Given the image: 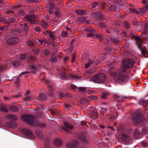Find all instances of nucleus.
I'll return each mask as SVG.
<instances>
[{
	"mask_svg": "<svg viewBox=\"0 0 148 148\" xmlns=\"http://www.w3.org/2000/svg\"><path fill=\"white\" fill-rule=\"evenodd\" d=\"M34 116H32L31 115H24L23 116L22 118L23 120L29 125L35 126H39L41 127L45 126L43 124H40L35 122L34 121Z\"/></svg>",
	"mask_w": 148,
	"mask_h": 148,
	"instance_id": "obj_1",
	"label": "nucleus"
},
{
	"mask_svg": "<svg viewBox=\"0 0 148 148\" xmlns=\"http://www.w3.org/2000/svg\"><path fill=\"white\" fill-rule=\"evenodd\" d=\"M132 38L136 41L137 46L141 51L143 56L145 53H146L147 52L146 48L143 45L141 39L138 37L134 36H132Z\"/></svg>",
	"mask_w": 148,
	"mask_h": 148,
	"instance_id": "obj_2",
	"label": "nucleus"
},
{
	"mask_svg": "<svg viewBox=\"0 0 148 148\" xmlns=\"http://www.w3.org/2000/svg\"><path fill=\"white\" fill-rule=\"evenodd\" d=\"M114 78L118 82L123 83L127 81L128 78L123 73H116L114 75Z\"/></svg>",
	"mask_w": 148,
	"mask_h": 148,
	"instance_id": "obj_3",
	"label": "nucleus"
},
{
	"mask_svg": "<svg viewBox=\"0 0 148 148\" xmlns=\"http://www.w3.org/2000/svg\"><path fill=\"white\" fill-rule=\"evenodd\" d=\"M132 119L135 124L141 123L145 119L144 116L141 113H138L137 114L135 113L132 115Z\"/></svg>",
	"mask_w": 148,
	"mask_h": 148,
	"instance_id": "obj_4",
	"label": "nucleus"
},
{
	"mask_svg": "<svg viewBox=\"0 0 148 148\" xmlns=\"http://www.w3.org/2000/svg\"><path fill=\"white\" fill-rule=\"evenodd\" d=\"M122 65V70L123 71H125L127 69L132 68L133 66L132 61L130 60H124Z\"/></svg>",
	"mask_w": 148,
	"mask_h": 148,
	"instance_id": "obj_5",
	"label": "nucleus"
},
{
	"mask_svg": "<svg viewBox=\"0 0 148 148\" xmlns=\"http://www.w3.org/2000/svg\"><path fill=\"white\" fill-rule=\"evenodd\" d=\"M21 132L23 133L24 134L29 137L33 139L35 138V136L29 128H25L22 130Z\"/></svg>",
	"mask_w": 148,
	"mask_h": 148,
	"instance_id": "obj_6",
	"label": "nucleus"
},
{
	"mask_svg": "<svg viewBox=\"0 0 148 148\" xmlns=\"http://www.w3.org/2000/svg\"><path fill=\"white\" fill-rule=\"evenodd\" d=\"M91 80L95 83H101L102 82V73H100L94 76L92 78Z\"/></svg>",
	"mask_w": 148,
	"mask_h": 148,
	"instance_id": "obj_7",
	"label": "nucleus"
},
{
	"mask_svg": "<svg viewBox=\"0 0 148 148\" xmlns=\"http://www.w3.org/2000/svg\"><path fill=\"white\" fill-rule=\"evenodd\" d=\"M19 40V39L18 37H12L8 40L7 42L9 45H12L18 42Z\"/></svg>",
	"mask_w": 148,
	"mask_h": 148,
	"instance_id": "obj_8",
	"label": "nucleus"
},
{
	"mask_svg": "<svg viewBox=\"0 0 148 148\" xmlns=\"http://www.w3.org/2000/svg\"><path fill=\"white\" fill-rule=\"evenodd\" d=\"M119 140L121 141L129 142L130 141V137L125 134H123L119 138Z\"/></svg>",
	"mask_w": 148,
	"mask_h": 148,
	"instance_id": "obj_9",
	"label": "nucleus"
},
{
	"mask_svg": "<svg viewBox=\"0 0 148 148\" xmlns=\"http://www.w3.org/2000/svg\"><path fill=\"white\" fill-rule=\"evenodd\" d=\"M75 11L77 14L82 16L87 15L89 13V11L87 10H77Z\"/></svg>",
	"mask_w": 148,
	"mask_h": 148,
	"instance_id": "obj_10",
	"label": "nucleus"
},
{
	"mask_svg": "<svg viewBox=\"0 0 148 148\" xmlns=\"http://www.w3.org/2000/svg\"><path fill=\"white\" fill-rule=\"evenodd\" d=\"M64 124L65 127H63L62 129L66 132H68V131L67 129H72L73 128V126L69 123H68L67 122H64Z\"/></svg>",
	"mask_w": 148,
	"mask_h": 148,
	"instance_id": "obj_11",
	"label": "nucleus"
},
{
	"mask_svg": "<svg viewBox=\"0 0 148 148\" xmlns=\"http://www.w3.org/2000/svg\"><path fill=\"white\" fill-rule=\"evenodd\" d=\"M36 17V16L35 15H28L25 18L32 23H33L35 21V18Z\"/></svg>",
	"mask_w": 148,
	"mask_h": 148,
	"instance_id": "obj_12",
	"label": "nucleus"
},
{
	"mask_svg": "<svg viewBox=\"0 0 148 148\" xmlns=\"http://www.w3.org/2000/svg\"><path fill=\"white\" fill-rule=\"evenodd\" d=\"M78 144V143L74 140L72 142H69L66 144V146L68 148H71L72 147H75Z\"/></svg>",
	"mask_w": 148,
	"mask_h": 148,
	"instance_id": "obj_13",
	"label": "nucleus"
},
{
	"mask_svg": "<svg viewBox=\"0 0 148 148\" xmlns=\"http://www.w3.org/2000/svg\"><path fill=\"white\" fill-rule=\"evenodd\" d=\"M11 32L12 35H14L18 33H22L23 32L19 28H16L11 30Z\"/></svg>",
	"mask_w": 148,
	"mask_h": 148,
	"instance_id": "obj_14",
	"label": "nucleus"
},
{
	"mask_svg": "<svg viewBox=\"0 0 148 148\" xmlns=\"http://www.w3.org/2000/svg\"><path fill=\"white\" fill-rule=\"evenodd\" d=\"M141 133L138 131L137 129L134 132V136L135 138L138 139L142 137Z\"/></svg>",
	"mask_w": 148,
	"mask_h": 148,
	"instance_id": "obj_15",
	"label": "nucleus"
},
{
	"mask_svg": "<svg viewBox=\"0 0 148 148\" xmlns=\"http://www.w3.org/2000/svg\"><path fill=\"white\" fill-rule=\"evenodd\" d=\"M96 18V19L98 20H101L102 18V14L100 12H96L93 14Z\"/></svg>",
	"mask_w": 148,
	"mask_h": 148,
	"instance_id": "obj_16",
	"label": "nucleus"
},
{
	"mask_svg": "<svg viewBox=\"0 0 148 148\" xmlns=\"http://www.w3.org/2000/svg\"><path fill=\"white\" fill-rule=\"evenodd\" d=\"M16 18L13 17L10 18L8 21L5 22V23L6 25V26L8 27L11 23L16 22Z\"/></svg>",
	"mask_w": 148,
	"mask_h": 148,
	"instance_id": "obj_17",
	"label": "nucleus"
},
{
	"mask_svg": "<svg viewBox=\"0 0 148 148\" xmlns=\"http://www.w3.org/2000/svg\"><path fill=\"white\" fill-rule=\"evenodd\" d=\"M79 138L84 142L87 143L88 140L86 136L83 134L80 135L79 136Z\"/></svg>",
	"mask_w": 148,
	"mask_h": 148,
	"instance_id": "obj_18",
	"label": "nucleus"
},
{
	"mask_svg": "<svg viewBox=\"0 0 148 148\" xmlns=\"http://www.w3.org/2000/svg\"><path fill=\"white\" fill-rule=\"evenodd\" d=\"M48 87L50 95L52 96L55 92V90L54 89L52 88V86L51 85H49Z\"/></svg>",
	"mask_w": 148,
	"mask_h": 148,
	"instance_id": "obj_19",
	"label": "nucleus"
},
{
	"mask_svg": "<svg viewBox=\"0 0 148 148\" xmlns=\"http://www.w3.org/2000/svg\"><path fill=\"white\" fill-rule=\"evenodd\" d=\"M7 118L10 119L14 120H16L18 119V118L17 116L13 114H9L7 116Z\"/></svg>",
	"mask_w": 148,
	"mask_h": 148,
	"instance_id": "obj_20",
	"label": "nucleus"
},
{
	"mask_svg": "<svg viewBox=\"0 0 148 148\" xmlns=\"http://www.w3.org/2000/svg\"><path fill=\"white\" fill-rule=\"evenodd\" d=\"M9 110L13 112H16L18 111V108L16 106H12L9 108Z\"/></svg>",
	"mask_w": 148,
	"mask_h": 148,
	"instance_id": "obj_21",
	"label": "nucleus"
},
{
	"mask_svg": "<svg viewBox=\"0 0 148 148\" xmlns=\"http://www.w3.org/2000/svg\"><path fill=\"white\" fill-rule=\"evenodd\" d=\"M54 144L57 146H59L61 145L62 142L60 139H56L54 141Z\"/></svg>",
	"mask_w": 148,
	"mask_h": 148,
	"instance_id": "obj_22",
	"label": "nucleus"
},
{
	"mask_svg": "<svg viewBox=\"0 0 148 148\" xmlns=\"http://www.w3.org/2000/svg\"><path fill=\"white\" fill-rule=\"evenodd\" d=\"M90 116L93 119H95L98 116V114L96 111H92L91 113Z\"/></svg>",
	"mask_w": 148,
	"mask_h": 148,
	"instance_id": "obj_23",
	"label": "nucleus"
},
{
	"mask_svg": "<svg viewBox=\"0 0 148 148\" xmlns=\"http://www.w3.org/2000/svg\"><path fill=\"white\" fill-rule=\"evenodd\" d=\"M27 54H21L19 55L18 57V58L20 60H24L26 57Z\"/></svg>",
	"mask_w": 148,
	"mask_h": 148,
	"instance_id": "obj_24",
	"label": "nucleus"
},
{
	"mask_svg": "<svg viewBox=\"0 0 148 148\" xmlns=\"http://www.w3.org/2000/svg\"><path fill=\"white\" fill-rule=\"evenodd\" d=\"M0 109L2 111L5 112H7L8 111V110L6 108V105L1 106Z\"/></svg>",
	"mask_w": 148,
	"mask_h": 148,
	"instance_id": "obj_25",
	"label": "nucleus"
},
{
	"mask_svg": "<svg viewBox=\"0 0 148 148\" xmlns=\"http://www.w3.org/2000/svg\"><path fill=\"white\" fill-rule=\"evenodd\" d=\"M28 29L29 26L28 25L27 23L24 24L23 28V31H22V32H23L24 31H27Z\"/></svg>",
	"mask_w": 148,
	"mask_h": 148,
	"instance_id": "obj_26",
	"label": "nucleus"
},
{
	"mask_svg": "<svg viewBox=\"0 0 148 148\" xmlns=\"http://www.w3.org/2000/svg\"><path fill=\"white\" fill-rule=\"evenodd\" d=\"M108 95V93L107 92L102 93V99H107Z\"/></svg>",
	"mask_w": 148,
	"mask_h": 148,
	"instance_id": "obj_27",
	"label": "nucleus"
},
{
	"mask_svg": "<svg viewBox=\"0 0 148 148\" xmlns=\"http://www.w3.org/2000/svg\"><path fill=\"white\" fill-rule=\"evenodd\" d=\"M36 134L38 138L40 139L42 138V134L40 133V132L39 131L36 130Z\"/></svg>",
	"mask_w": 148,
	"mask_h": 148,
	"instance_id": "obj_28",
	"label": "nucleus"
},
{
	"mask_svg": "<svg viewBox=\"0 0 148 148\" xmlns=\"http://www.w3.org/2000/svg\"><path fill=\"white\" fill-rule=\"evenodd\" d=\"M20 64V62L18 61H15L13 63V65L15 67H16L19 66Z\"/></svg>",
	"mask_w": 148,
	"mask_h": 148,
	"instance_id": "obj_29",
	"label": "nucleus"
},
{
	"mask_svg": "<svg viewBox=\"0 0 148 148\" xmlns=\"http://www.w3.org/2000/svg\"><path fill=\"white\" fill-rule=\"evenodd\" d=\"M27 58L28 60H33L34 61L36 60V58L35 57L32 56H28L27 57Z\"/></svg>",
	"mask_w": 148,
	"mask_h": 148,
	"instance_id": "obj_30",
	"label": "nucleus"
},
{
	"mask_svg": "<svg viewBox=\"0 0 148 148\" xmlns=\"http://www.w3.org/2000/svg\"><path fill=\"white\" fill-rule=\"evenodd\" d=\"M86 18L84 17H80L78 18L77 20L78 21L80 22H83L86 20Z\"/></svg>",
	"mask_w": 148,
	"mask_h": 148,
	"instance_id": "obj_31",
	"label": "nucleus"
},
{
	"mask_svg": "<svg viewBox=\"0 0 148 148\" xmlns=\"http://www.w3.org/2000/svg\"><path fill=\"white\" fill-rule=\"evenodd\" d=\"M41 25L44 28H46L47 27L48 25L47 23L44 21H41Z\"/></svg>",
	"mask_w": 148,
	"mask_h": 148,
	"instance_id": "obj_32",
	"label": "nucleus"
},
{
	"mask_svg": "<svg viewBox=\"0 0 148 148\" xmlns=\"http://www.w3.org/2000/svg\"><path fill=\"white\" fill-rule=\"evenodd\" d=\"M61 78L63 80H65L67 79L66 74L64 72H62L61 73Z\"/></svg>",
	"mask_w": 148,
	"mask_h": 148,
	"instance_id": "obj_33",
	"label": "nucleus"
},
{
	"mask_svg": "<svg viewBox=\"0 0 148 148\" xmlns=\"http://www.w3.org/2000/svg\"><path fill=\"white\" fill-rule=\"evenodd\" d=\"M67 32H63L61 33V36L62 37H66L67 36Z\"/></svg>",
	"mask_w": 148,
	"mask_h": 148,
	"instance_id": "obj_34",
	"label": "nucleus"
},
{
	"mask_svg": "<svg viewBox=\"0 0 148 148\" xmlns=\"http://www.w3.org/2000/svg\"><path fill=\"white\" fill-rule=\"evenodd\" d=\"M99 3L97 2H95L92 3V7L93 8H95L98 7Z\"/></svg>",
	"mask_w": 148,
	"mask_h": 148,
	"instance_id": "obj_35",
	"label": "nucleus"
},
{
	"mask_svg": "<svg viewBox=\"0 0 148 148\" xmlns=\"http://www.w3.org/2000/svg\"><path fill=\"white\" fill-rule=\"evenodd\" d=\"M40 99L42 101H44L46 99V97L45 95L43 94L40 95L39 96Z\"/></svg>",
	"mask_w": 148,
	"mask_h": 148,
	"instance_id": "obj_36",
	"label": "nucleus"
},
{
	"mask_svg": "<svg viewBox=\"0 0 148 148\" xmlns=\"http://www.w3.org/2000/svg\"><path fill=\"white\" fill-rule=\"evenodd\" d=\"M148 132V130L146 128H144L142 130V134L145 135Z\"/></svg>",
	"mask_w": 148,
	"mask_h": 148,
	"instance_id": "obj_37",
	"label": "nucleus"
},
{
	"mask_svg": "<svg viewBox=\"0 0 148 148\" xmlns=\"http://www.w3.org/2000/svg\"><path fill=\"white\" fill-rule=\"evenodd\" d=\"M79 89L80 91H82V92L83 93L84 92H86L87 91L86 89L84 87H80Z\"/></svg>",
	"mask_w": 148,
	"mask_h": 148,
	"instance_id": "obj_38",
	"label": "nucleus"
},
{
	"mask_svg": "<svg viewBox=\"0 0 148 148\" xmlns=\"http://www.w3.org/2000/svg\"><path fill=\"white\" fill-rule=\"evenodd\" d=\"M14 12L11 10H7L5 12V14H13Z\"/></svg>",
	"mask_w": 148,
	"mask_h": 148,
	"instance_id": "obj_39",
	"label": "nucleus"
},
{
	"mask_svg": "<svg viewBox=\"0 0 148 148\" xmlns=\"http://www.w3.org/2000/svg\"><path fill=\"white\" fill-rule=\"evenodd\" d=\"M86 31L90 32H94L95 31L94 29L92 28H89L86 29Z\"/></svg>",
	"mask_w": 148,
	"mask_h": 148,
	"instance_id": "obj_40",
	"label": "nucleus"
},
{
	"mask_svg": "<svg viewBox=\"0 0 148 148\" xmlns=\"http://www.w3.org/2000/svg\"><path fill=\"white\" fill-rule=\"evenodd\" d=\"M141 144L143 147H145L147 143L145 141H143L141 142Z\"/></svg>",
	"mask_w": 148,
	"mask_h": 148,
	"instance_id": "obj_41",
	"label": "nucleus"
},
{
	"mask_svg": "<svg viewBox=\"0 0 148 148\" xmlns=\"http://www.w3.org/2000/svg\"><path fill=\"white\" fill-rule=\"evenodd\" d=\"M64 107L66 109H69L71 107V106L68 104H64Z\"/></svg>",
	"mask_w": 148,
	"mask_h": 148,
	"instance_id": "obj_42",
	"label": "nucleus"
},
{
	"mask_svg": "<svg viewBox=\"0 0 148 148\" xmlns=\"http://www.w3.org/2000/svg\"><path fill=\"white\" fill-rule=\"evenodd\" d=\"M49 35L50 38L52 40H54L55 39V37L54 35L50 34H49Z\"/></svg>",
	"mask_w": 148,
	"mask_h": 148,
	"instance_id": "obj_43",
	"label": "nucleus"
},
{
	"mask_svg": "<svg viewBox=\"0 0 148 148\" xmlns=\"http://www.w3.org/2000/svg\"><path fill=\"white\" fill-rule=\"evenodd\" d=\"M70 76L72 78L75 79H79L80 78L79 77L76 75L75 76L73 75H71Z\"/></svg>",
	"mask_w": 148,
	"mask_h": 148,
	"instance_id": "obj_44",
	"label": "nucleus"
},
{
	"mask_svg": "<svg viewBox=\"0 0 148 148\" xmlns=\"http://www.w3.org/2000/svg\"><path fill=\"white\" fill-rule=\"evenodd\" d=\"M57 58L56 57H52L50 59V61L52 62H56L57 61Z\"/></svg>",
	"mask_w": 148,
	"mask_h": 148,
	"instance_id": "obj_45",
	"label": "nucleus"
},
{
	"mask_svg": "<svg viewBox=\"0 0 148 148\" xmlns=\"http://www.w3.org/2000/svg\"><path fill=\"white\" fill-rule=\"evenodd\" d=\"M50 112L51 114L53 115L57 114V112L56 111H55L52 110H50Z\"/></svg>",
	"mask_w": 148,
	"mask_h": 148,
	"instance_id": "obj_46",
	"label": "nucleus"
},
{
	"mask_svg": "<svg viewBox=\"0 0 148 148\" xmlns=\"http://www.w3.org/2000/svg\"><path fill=\"white\" fill-rule=\"evenodd\" d=\"M55 14L56 17L58 18L60 17V14L59 12L58 11H56L55 12Z\"/></svg>",
	"mask_w": 148,
	"mask_h": 148,
	"instance_id": "obj_47",
	"label": "nucleus"
},
{
	"mask_svg": "<svg viewBox=\"0 0 148 148\" xmlns=\"http://www.w3.org/2000/svg\"><path fill=\"white\" fill-rule=\"evenodd\" d=\"M111 9L113 11H114L116 9V7L114 5H112L111 6Z\"/></svg>",
	"mask_w": 148,
	"mask_h": 148,
	"instance_id": "obj_48",
	"label": "nucleus"
},
{
	"mask_svg": "<svg viewBox=\"0 0 148 148\" xmlns=\"http://www.w3.org/2000/svg\"><path fill=\"white\" fill-rule=\"evenodd\" d=\"M147 9L146 8H143L140 9L141 12L145 13L147 11Z\"/></svg>",
	"mask_w": 148,
	"mask_h": 148,
	"instance_id": "obj_49",
	"label": "nucleus"
},
{
	"mask_svg": "<svg viewBox=\"0 0 148 148\" xmlns=\"http://www.w3.org/2000/svg\"><path fill=\"white\" fill-rule=\"evenodd\" d=\"M27 44L29 45L30 46H32L34 45L33 42L31 40L28 41L27 42Z\"/></svg>",
	"mask_w": 148,
	"mask_h": 148,
	"instance_id": "obj_50",
	"label": "nucleus"
},
{
	"mask_svg": "<svg viewBox=\"0 0 148 148\" xmlns=\"http://www.w3.org/2000/svg\"><path fill=\"white\" fill-rule=\"evenodd\" d=\"M130 12H132L134 13H137L138 12L137 11L135 10V9H130Z\"/></svg>",
	"mask_w": 148,
	"mask_h": 148,
	"instance_id": "obj_51",
	"label": "nucleus"
},
{
	"mask_svg": "<svg viewBox=\"0 0 148 148\" xmlns=\"http://www.w3.org/2000/svg\"><path fill=\"white\" fill-rule=\"evenodd\" d=\"M102 82H104L106 79V75L103 73H102Z\"/></svg>",
	"mask_w": 148,
	"mask_h": 148,
	"instance_id": "obj_52",
	"label": "nucleus"
},
{
	"mask_svg": "<svg viewBox=\"0 0 148 148\" xmlns=\"http://www.w3.org/2000/svg\"><path fill=\"white\" fill-rule=\"evenodd\" d=\"M19 13L21 16H24V12L22 10H20L19 12Z\"/></svg>",
	"mask_w": 148,
	"mask_h": 148,
	"instance_id": "obj_53",
	"label": "nucleus"
},
{
	"mask_svg": "<svg viewBox=\"0 0 148 148\" xmlns=\"http://www.w3.org/2000/svg\"><path fill=\"white\" fill-rule=\"evenodd\" d=\"M44 53L45 55L47 56L50 53V52L48 50H45L44 51Z\"/></svg>",
	"mask_w": 148,
	"mask_h": 148,
	"instance_id": "obj_54",
	"label": "nucleus"
},
{
	"mask_svg": "<svg viewBox=\"0 0 148 148\" xmlns=\"http://www.w3.org/2000/svg\"><path fill=\"white\" fill-rule=\"evenodd\" d=\"M94 36V34L92 33H88L87 34V36L88 37H93Z\"/></svg>",
	"mask_w": 148,
	"mask_h": 148,
	"instance_id": "obj_55",
	"label": "nucleus"
},
{
	"mask_svg": "<svg viewBox=\"0 0 148 148\" xmlns=\"http://www.w3.org/2000/svg\"><path fill=\"white\" fill-rule=\"evenodd\" d=\"M71 89H76L77 88V87L74 84H72L70 86Z\"/></svg>",
	"mask_w": 148,
	"mask_h": 148,
	"instance_id": "obj_56",
	"label": "nucleus"
},
{
	"mask_svg": "<svg viewBox=\"0 0 148 148\" xmlns=\"http://www.w3.org/2000/svg\"><path fill=\"white\" fill-rule=\"evenodd\" d=\"M39 52V50L38 49H36L34 51V54L36 55H38Z\"/></svg>",
	"mask_w": 148,
	"mask_h": 148,
	"instance_id": "obj_57",
	"label": "nucleus"
},
{
	"mask_svg": "<svg viewBox=\"0 0 148 148\" xmlns=\"http://www.w3.org/2000/svg\"><path fill=\"white\" fill-rule=\"evenodd\" d=\"M58 95H59V97L61 99L63 97V93L62 92L59 93H58Z\"/></svg>",
	"mask_w": 148,
	"mask_h": 148,
	"instance_id": "obj_58",
	"label": "nucleus"
},
{
	"mask_svg": "<svg viewBox=\"0 0 148 148\" xmlns=\"http://www.w3.org/2000/svg\"><path fill=\"white\" fill-rule=\"evenodd\" d=\"M89 98H90L91 99H96L97 98V97L96 96H91Z\"/></svg>",
	"mask_w": 148,
	"mask_h": 148,
	"instance_id": "obj_59",
	"label": "nucleus"
},
{
	"mask_svg": "<svg viewBox=\"0 0 148 148\" xmlns=\"http://www.w3.org/2000/svg\"><path fill=\"white\" fill-rule=\"evenodd\" d=\"M29 2L32 3H37L38 1L37 0H28Z\"/></svg>",
	"mask_w": 148,
	"mask_h": 148,
	"instance_id": "obj_60",
	"label": "nucleus"
},
{
	"mask_svg": "<svg viewBox=\"0 0 148 148\" xmlns=\"http://www.w3.org/2000/svg\"><path fill=\"white\" fill-rule=\"evenodd\" d=\"M20 77H21V75L20 74L19 75L18 77H15V79H17V82H19V81H20L19 78H20Z\"/></svg>",
	"mask_w": 148,
	"mask_h": 148,
	"instance_id": "obj_61",
	"label": "nucleus"
},
{
	"mask_svg": "<svg viewBox=\"0 0 148 148\" xmlns=\"http://www.w3.org/2000/svg\"><path fill=\"white\" fill-rule=\"evenodd\" d=\"M31 99V97L29 96H27L25 98V99L27 101H29Z\"/></svg>",
	"mask_w": 148,
	"mask_h": 148,
	"instance_id": "obj_62",
	"label": "nucleus"
},
{
	"mask_svg": "<svg viewBox=\"0 0 148 148\" xmlns=\"http://www.w3.org/2000/svg\"><path fill=\"white\" fill-rule=\"evenodd\" d=\"M76 53H74L73 54V61L75 60V58H76Z\"/></svg>",
	"mask_w": 148,
	"mask_h": 148,
	"instance_id": "obj_63",
	"label": "nucleus"
},
{
	"mask_svg": "<svg viewBox=\"0 0 148 148\" xmlns=\"http://www.w3.org/2000/svg\"><path fill=\"white\" fill-rule=\"evenodd\" d=\"M90 65L88 63L86 64L85 65V68H89L90 67Z\"/></svg>",
	"mask_w": 148,
	"mask_h": 148,
	"instance_id": "obj_64",
	"label": "nucleus"
}]
</instances>
